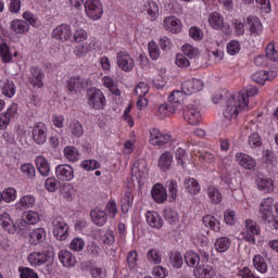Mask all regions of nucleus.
I'll return each instance as SVG.
<instances>
[{"instance_id":"1","label":"nucleus","mask_w":278,"mask_h":278,"mask_svg":"<svg viewBox=\"0 0 278 278\" xmlns=\"http://www.w3.org/2000/svg\"><path fill=\"white\" fill-rule=\"evenodd\" d=\"M260 89L256 87L248 86L245 88V93L240 92L237 96H232L227 99L226 108L224 110V116L227 121H231V118H237L238 112H242V110H247L249 108V97H255L258 94Z\"/></svg>"},{"instance_id":"2","label":"nucleus","mask_w":278,"mask_h":278,"mask_svg":"<svg viewBox=\"0 0 278 278\" xmlns=\"http://www.w3.org/2000/svg\"><path fill=\"white\" fill-rule=\"evenodd\" d=\"M255 236H260V226L252 219H247L245 229L240 232L239 239L255 244Z\"/></svg>"},{"instance_id":"3","label":"nucleus","mask_w":278,"mask_h":278,"mask_svg":"<svg viewBox=\"0 0 278 278\" xmlns=\"http://www.w3.org/2000/svg\"><path fill=\"white\" fill-rule=\"evenodd\" d=\"M85 12L91 21H99L103 16L101 0H87L85 2Z\"/></svg>"},{"instance_id":"4","label":"nucleus","mask_w":278,"mask_h":278,"mask_svg":"<svg viewBox=\"0 0 278 278\" xmlns=\"http://www.w3.org/2000/svg\"><path fill=\"white\" fill-rule=\"evenodd\" d=\"M184 118L189 125H199L201 123V111L197 104H188L184 109Z\"/></svg>"},{"instance_id":"5","label":"nucleus","mask_w":278,"mask_h":278,"mask_svg":"<svg viewBox=\"0 0 278 278\" xmlns=\"http://www.w3.org/2000/svg\"><path fill=\"white\" fill-rule=\"evenodd\" d=\"M53 260V252L48 250L46 252H34L28 255V262L31 266H42L47 262Z\"/></svg>"},{"instance_id":"6","label":"nucleus","mask_w":278,"mask_h":278,"mask_svg":"<svg viewBox=\"0 0 278 278\" xmlns=\"http://www.w3.org/2000/svg\"><path fill=\"white\" fill-rule=\"evenodd\" d=\"M116 62L118 68L124 71V73H131V71H134V66H136L131 55L125 51L117 53Z\"/></svg>"},{"instance_id":"7","label":"nucleus","mask_w":278,"mask_h":278,"mask_svg":"<svg viewBox=\"0 0 278 278\" xmlns=\"http://www.w3.org/2000/svg\"><path fill=\"white\" fill-rule=\"evenodd\" d=\"M204 86L205 85L203 84V80L192 78V79L186 80L181 85V90H182L184 94L189 96V94H194L197 92H201V90H203Z\"/></svg>"},{"instance_id":"8","label":"nucleus","mask_w":278,"mask_h":278,"mask_svg":"<svg viewBox=\"0 0 278 278\" xmlns=\"http://www.w3.org/2000/svg\"><path fill=\"white\" fill-rule=\"evenodd\" d=\"M88 102L93 110H103V108H105V96H103V92L99 89L91 90Z\"/></svg>"},{"instance_id":"9","label":"nucleus","mask_w":278,"mask_h":278,"mask_svg":"<svg viewBox=\"0 0 278 278\" xmlns=\"http://www.w3.org/2000/svg\"><path fill=\"white\" fill-rule=\"evenodd\" d=\"M53 236L56 240H66L68 238V225L64 223L62 219H53Z\"/></svg>"},{"instance_id":"10","label":"nucleus","mask_w":278,"mask_h":278,"mask_svg":"<svg viewBox=\"0 0 278 278\" xmlns=\"http://www.w3.org/2000/svg\"><path fill=\"white\" fill-rule=\"evenodd\" d=\"M168 142H170V135H164L155 128L150 131V143L153 147H163V144H168Z\"/></svg>"},{"instance_id":"11","label":"nucleus","mask_w":278,"mask_h":278,"mask_svg":"<svg viewBox=\"0 0 278 278\" xmlns=\"http://www.w3.org/2000/svg\"><path fill=\"white\" fill-rule=\"evenodd\" d=\"M55 175L60 181H71L75 177V172L71 165L61 164L56 166Z\"/></svg>"},{"instance_id":"12","label":"nucleus","mask_w":278,"mask_h":278,"mask_svg":"<svg viewBox=\"0 0 278 278\" xmlns=\"http://www.w3.org/2000/svg\"><path fill=\"white\" fill-rule=\"evenodd\" d=\"M38 223H40V214L36 211H28L24 213V216L20 222V228L29 229V225H36Z\"/></svg>"},{"instance_id":"13","label":"nucleus","mask_w":278,"mask_h":278,"mask_svg":"<svg viewBox=\"0 0 278 278\" xmlns=\"http://www.w3.org/2000/svg\"><path fill=\"white\" fill-rule=\"evenodd\" d=\"M18 112V105L13 103L11 106L7 110L5 113L0 114V129H5L10 123H12V118L16 116V113Z\"/></svg>"},{"instance_id":"14","label":"nucleus","mask_w":278,"mask_h":278,"mask_svg":"<svg viewBox=\"0 0 278 278\" xmlns=\"http://www.w3.org/2000/svg\"><path fill=\"white\" fill-rule=\"evenodd\" d=\"M261 214L265 223H270L275 217L273 215V198H267L261 202Z\"/></svg>"},{"instance_id":"15","label":"nucleus","mask_w":278,"mask_h":278,"mask_svg":"<svg viewBox=\"0 0 278 278\" xmlns=\"http://www.w3.org/2000/svg\"><path fill=\"white\" fill-rule=\"evenodd\" d=\"M33 139L36 144H45L47 142V126L38 123L33 128Z\"/></svg>"},{"instance_id":"16","label":"nucleus","mask_w":278,"mask_h":278,"mask_svg":"<svg viewBox=\"0 0 278 278\" xmlns=\"http://www.w3.org/2000/svg\"><path fill=\"white\" fill-rule=\"evenodd\" d=\"M87 83L84 78L73 77L67 83V89L71 94H79L81 90H86Z\"/></svg>"},{"instance_id":"17","label":"nucleus","mask_w":278,"mask_h":278,"mask_svg":"<svg viewBox=\"0 0 278 278\" xmlns=\"http://www.w3.org/2000/svg\"><path fill=\"white\" fill-rule=\"evenodd\" d=\"M247 25H249L250 35L256 38V36H262V31L264 26H262V22L256 16H249L247 18Z\"/></svg>"},{"instance_id":"18","label":"nucleus","mask_w":278,"mask_h":278,"mask_svg":"<svg viewBox=\"0 0 278 278\" xmlns=\"http://www.w3.org/2000/svg\"><path fill=\"white\" fill-rule=\"evenodd\" d=\"M45 79V72L38 67H31L30 68V75H29V84L34 86V88H42L45 84L42 80Z\"/></svg>"},{"instance_id":"19","label":"nucleus","mask_w":278,"mask_h":278,"mask_svg":"<svg viewBox=\"0 0 278 278\" xmlns=\"http://www.w3.org/2000/svg\"><path fill=\"white\" fill-rule=\"evenodd\" d=\"M193 275L197 278H212L214 277V267L207 263H200L193 270Z\"/></svg>"},{"instance_id":"20","label":"nucleus","mask_w":278,"mask_h":278,"mask_svg":"<svg viewBox=\"0 0 278 278\" xmlns=\"http://www.w3.org/2000/svg\"><path fill=\"white\" fill-rule=\"evenodd\" d=\"M72 34L71 26L62 24L53 30L52 36L56 40H61V42H66V40L71 38Z\"/></svg>"},{"instance_id":"21","label":"nucleus","mask_w":278,"mask_h":278,"mask_svg":"<svg viewBox=\"0 0 278 278\" xmlns=\"http://www.w3.org/2000/svg\"><path fill=\"white\" fill-rule=\"evenodd\" d=\"M45 240H47V231L45 228H36L29 232V244H33V247L42 244Z\"/></svg>"},{"instance_id":"22","label":"nucleus","mask_w":278,"mask_h":278,"mask_svg":"<svg viewBox=\"0 0 278 278\" xmlns=\"http://www.w3.org/2000/svg\"><path fill=\"white\" fill-rule=\"evenodd\" d=\"M146 220L153 229H162V227H164V219H162L160 214L155 211L147 212Z\"/></svg>"},{"instance_id":"23","label":"nucleus","mask_w":278,"mask_h":278,"mask_svg":"<svg viewBox=\"0 0 278 278\" xmlns=\"http://www.w3.org/2000/svg\"><path fill=\"white\" fill-rule=\"evenodd\" d=\"M151 194L155 203H165V201L168 199V194L166 193V188H164L162 184L154 185L152 188Z\"/></svg>"},{"instance_id":"24","label":"nucleus","mask_w":278,"mask_h":278,"mask_svg":"<svg viewBox=\"0 0 278 278\" xmlns=\"http://www.w3.org/2000/svg\"><path fill=\"white\" fill-rule=\"evenodd\" d=\"M236 160L238 164L247 170H253V168L257 166V163L254 161V159L244 153L236 154Z\"/></svg>"},{"instance_id":"25","label":"nucleus","mask_w":278,"mask_h":278,"mask_svg":"<svg viewBox=\"0 0 278 278\" xmlns=\"http://www.w3.org/2000/svg\"><path fill=\"white\" fill-rule=\"evenodd\" d=\"M0 225L5 231H8V233H16V230L18 229L8 213L0 214Z\"/></svg>"},{"instance_id":"26","label":"nucleus","mask_w":278,"mask_h":278,"mask_svg":"<svg viewBox=\"0 0 278 278\" xmlns=\"http://www.w3.org/2000/svg\"><path fill=\"white\" fill-rule=\"evenodd\" d=\"M34 205H36V198L31 194H26L15 204V208L25 212V210H31Z\"/></svg>"},{"instance_id":"27","label":"nucleus","mask_w":278,"mask_h":278,"mask_svg":"<svg viewBox=\"0 0 278 278\" xmlns=\"http://www.w3.org/2000/svg\"><path fill=\"white\" fill-rule=\"evenodd\" d=\"M164 27L172 34H179L181 31V21L175 16L165 17Z\"/></svg>"},{"instance_id":"28","label":"nucleus","mask_w":278,"mask_h":278,"mask_svg":"<svg viewBox=\"0 0 278 278\" xmlns=\"http://www.w3.org/2000/svg\"><path fill=\"white\" fill-rule=\"evenodd\" d=\"M208 25L212 29L220 30L225 27V17L218 12H213L208 15Z\"/></svg>"},{"instance_id":"29","label":"nucleus","mask_w":278,"mask_h":278,"mask_svg":"<svg viewBox=\"0 0 278 278\" xmlns=\"http://www.w3.org/2000/svg\"><path fill=\"white\" fill-rule=\"evenodd\" d=\"M59 260L66 268H72L77 264V260L73 256V253L68 250H61L59 252Z\"/></svg>"},{"instance_id":"30","label":"nucleus","mask_w":278,"mask_h":278,"mask_svg":"<svg viewBox=\"0 0 278 278\" xmlns=\"http://www.w3.org/2000/svg\"><path fill=\"white\" fill-rule=\"evenodd\" d=\"M0 90L4 97H9V99H12L14 94H16V87L14 86V83L8 79H0Z\"/></svg>"},{"instance_id":"31","label":"nucleus","mask_w":278,"mask_h":278,"mask_svg":"<svg viewBox=\"0 0 278 278\" xmlns=\"http://www.w3.org/2000/svg\"><path fill=\"white\" fill-rule=\"evenodd\" d=\"M90 217L92 223H94V225H98V227H103V225H105V223L108 222V214L105 213V211L93 210L90 212Z\"/></svg>"},{"instance_id":"32","label":"nucleus","mask_w":278,"mask_h":278,"mask_svg":"<svg viewBox=\"0 0 278 278\" xmlns=\"http://www.w3.org/2000/svg\"><path fill=\"white\" fill-rule=\"evenodd\" d=\"M36 166L42 177H49V174L51 173V166L45 156H38L36 159Z\"/></svg>"},{"instance_id":"33","label":"nucleus","mask_w":278,"mask_h":278,"mask_svg":"<svg viewBox=\"0 0 278 278\" xmlns=\"http://www.w3.org/2000/svg\"><path fill=\"white\" fill-rule=\"evenodd\" d=\"M11 29L15 34H27L29 31V24L25 20H14L11 22Z\"/></svg>"},{"instance_id":"34","label":"nucleus","mask_w":278,"mask_h":278,"mask_svg":"<svg viewBox=\"0 0 278 278\" xmlns=\"http://www.w3.org/2000/svg\"><path fill=\"white\" fill-rule=\"evenodd\" d=\"M182 53H185V55L189 58L191 62H193L194 64H199V49L194 48L191 45H185L182 47Z\"/></svg>"},{"instance_id":"35","label":"nucleus","mask_w":278,"mask_h":278,"mask_svg":"<svg viewBox=\"0 0 278 278\" xmlns=\"http://www.w3.org/2000/svg\"><path fill=\"white\" fill-rule=\"evenodd\" d=\"M185 188L189 194H199V192H201V186L194 178H186Z\"/></svg>"},{"instance_id":"36","label":"nucleus","mask_w":278,"mask_h":278,"mask_svg":"<svg viewBox=\"0 0 278 278\" xmlns=\"http://www.w3.org/2000/svg\"><path fill=\"white\" fill-rule=\"evenodd\" d=\"M185 262L187 266L194 268V266L201 264V256L197 252L189 251L185 254Z\"/></svg>"},{"instance_id":"37","label":"nucleus","mask_w":278,"mask_h":278,"mask_svg":"<svg viewBox=\"0 0 278 278\" xmlns=\"http://www.w3.org/2000/svg\"><path fill=\"white\" fill-rule=\"evenodd\" d=\"M176 64L179 68H188V66H192L193 68H197L199 66V63H194V61L186 58L184 54H177L176 55Z\"/></svg>"},{"instance_id":"38","label":"nucleus","mask_w":278,"mask_h":278,"mask_svg":"<svg viewBox=\"0 0 278 278\" xmlns=\"http://www.w3.org/2000/svg\"><path fill=\"white\" fill-rule=\"evenodd\" d=\"M173 164V154L170 152L165 151L159 159V166L162 170H168L170 165Z\"/></svg>"},{"instance_id":"39","label":"nucleus","mask_w":278,"mask_h":278,"mask_svg":"<svg viewBox=\"0 0 278 278\" xmlns=\"http://www.w3.org/2000/svg\"><path fill=\"white\" fill-rule=\"evenodd\" d=\"M207 197L214 205H218L223 201V193L216 187L207 188Z\"/></svg>"},{"instance_id":"40","label":"nucleus","mask_w":278,"mask_h":278,"mask_svg":"<svg viewBox=\"0 0 278 278\" xmlns=\"http://www.w3.org/2000/svg\"><path fill=\"white\" fill-rule=\"evenodd\" d=\"M203 224L205 227H210L213 231H220V222L212 215H206L203 217Z\"/></svg>"},{"instance_id":"41","label":"nucleus","mask_w":278,"mask_h":278,"mask_svg":"<svg viewBox=\"0 0 278 278\" xmlns=\"http://www.w3.org/2000/svg\"><path fill=\"white\" fill-rule=\"evenodd\" d=\"M257 188L263 192H273V190L275 189V186H274L273 179L260 178L257 180Z\"/></svg>"},{"instance_id":"42","label":"nucleus","mask_w":278,"mask_h":278,"mask_svg":"<svg viewBox=\"0 0 278 278\" xmlns=\"http://www.w3.org/2000/svg\"><path fill=\"white\" fill-rule=\"evenodd\" d=\"M229 247H231V240L227 237L218 238L215 242V249L218 253H225L229 250Z\"/></svg>"},{"instance_id":"43","label":"nucleus","mask_w":278,"mask_h":278,"mask_svg":"<svg viewBox=\"0 0 278 278\" xmlns=\"http://www.w3.org/2000/svg\"><path fill=\"white\" fill-rule=\"evenodd\" d=\"M0 55L2 58L3 62H11L12 60V53H10V47H8V43L1 38L0 36Z\"/></svg>"},{"instance_id":"44","label":"nucleus","mask_w":278,"mask_h":278,"mask_svg":"<svg viewBox=\"0 0 278 278\" xmlns=\"http://www.w3.org/2000/svg\"><path fill=\"white\" fill-rule=\"evenodd\" d=\"M134 195H131V192L127 191L121 201L123 214H127L129 212V207H131Z\"/></svg>"},{"instance_id":"45","label":"nucleus","mask_w":278,"mask_h":278,"mask_svg":"<svg viewBox=\"0 0 278 278\" xmlns=\"http://www.w3.org/2000/svg\"><path fill=\"white\" fill-rule=\"evenodd\" d=\"M270 74L266 71L256 72L252 75V80L255 81V84H260L261 86H264L266 81H270Z\"/></svg>"},{"instance_id":"46","label":"nucleus","mask_w":278,"mask_h":278,"mask_svg":"<svg viewBox=\"0 0 278 278\" xmlns=\"http://www.w3.org/2000/svg\"><path fill=\"white\" fill-rule=\"evenodd\" d=\"M64 155L70 162H77L79 160V151L73 146H67L64 149Z\"/></svg>"},{"instance_id":"47","label":"nucleus","mask_w":278,"mask_h":278,"mask_svg":"<svg viewBox=\"0 0 278 278\" xmlns=\"http://www.w3.org/2000/svg\"><path fill=\"white\" fill-rule=\"evenodd\" d=\"M253 264L258 273H266V270H268V265L266 264V261L260 254L254 256Z\"/></svg>"},{"instance_id":"48","label":"nucleus","mask_w":278,"mask_h":278,"mask_svg":"<svg viewBox=\"0 0 278 278\" xmlns=\"http://www.w3.org/2000/svg\"><path fill=\"white\" fill-rule=\"evenodd\" d=\"M70 131L75 138H81L84 136V126L81 123L74 121L70 125Z\"/></svg>"},{"instance_id":"49","label":"nucleus","mask_w":278,"mask_h":278,"mask_svg":"<svg viewBox=\"0 0 278 278\" xmlns=\"http://www.w3.org/2000/svg\"><path fill=\"white\" fill-rule=\"evenodd\" d=\"M164 216L165 220H167L169 225H177V223H179V214L173 208H165Z\"/></svg>"},{"instance_id":"50","label":"nucleus","mask_w":278,"mask_h":278,"mask_svg":"<svg viewBox=\"0 0 278 278\" xmlns=\"http://www.w3.org/2000/svg\"><path fill=\"white\" fill-rule=\"evenodd\" d=\"M21 170L27 179H36V167L31 163H25L21 166Z\"/></svg>"},{"instance_id":"51","label":"nucleus","mask_w":278,"mask_h":278,"mask_svg":"<svg viewBox=\"0 0 278 278\" xmlns=\"http://www.w3.org/2000/svg\"><path fill=\"white\" fill-rule=\"evenodd\" d=\"M147 257L151 264L157 265L162 262V253H160V250H156V249H151L147 253Z\"/></svg>"},{"instance_id":"52","label":"nucleus","mask_w":278,"mask_h":278,"mask_svg":"<svg viewBox=\"0 0 278 278\" xmlns=\"http://www.w3.org/2000/svg\"><path fill=\"white\" fill-rule=\"evenodd\" d=\"M144 10L149 14V16H152V18H155V16H157L160 7H157V2L155 1H148L144 4Z\"/></svg>"},{"instance_id":"53","label":"nucleus","mask_w":278,"mask_h":278,"mask_svg":"<svg viewBox=\"0 0 278 278\" xmlns=\"http://www.w3.org/2000/svg\"><path fill=\"white\" fill-rule=\"evenodd\" d=\"M184 91L176 90L169 94L168 101L172 105H179L184 101Z\"/></svg>"},{"instance_id":"54","label":"nucleus","mask_w":278,"mask_h":278,"mask_svg":"<svg viewBox=\"0 0 278 278\" xmlns=\"http://www.w3.org/2000/svg\"><path fill=\"white\" fill-rule=\"evenodd\" d=\"M84 247H86V242H84V239L79 237L73 239L70 244L71 251H75L77 253H79V251H84Z\"/></svg>"},{"instance_id":"55","label":"nucleus","mask_w":278,"mask_h":278,"mask_svg":"<svg viewBox=\"0 0 278 278\" xmlns=\"http://www.w3.org/2000/svg\"><path fill=\"white\" fill-rule=\"evenodd\" d=\"M266 56L271 62H278V51L275 49V43L270 42L266 47Z\"/></svg>"},{"instance_id":"56","label":"nucleus","mask_w":278,"mask_h":278,"mask_svg":"<svg viewBox=\"0 0 278 278\" xmlns=\"http://www.w3.org/2000/svg\"><path fill=\"white\" fill-rule=\"evenodd\" d=\"M2 199L5 203H12V201H16V189L8 188L2 192Z\"/></svg>"},{"instance_id":"57","label":"nucleus","mask_w":278,"mask_h":278,"mask_svg":"<svg viewBox=\"0 0 278 278\" xmlns=\"http://www.w3.org/2000/svg\"><path fill=\"white\" fill-rule=\"evenodd\" d=\"M240 49H241L240 41L238 40H231L227 45V51L229 55H238V53H240Z\"/></svg>"},{"instance_id":"58","label":"nucleus","mask_w":278,"mask_h":278,"mask_svg":"<svg viewBox=\"0 0 278 278\" xmlns=\"http://www.w3.org/2000/svg\"><path fill=\"white\" fill-rule=\"evenodd\" d=\"M170 265L173 268H180L184 266V257L181 256V253H174L170 255Z\"/></svg>"},{"instance_id":"59","label":"nucleus","mask_w":278,"mask_h":278,"mask_svg":"<svg viewBox=\"0 0 278 278\" xmlns=\"http://www.w3.org/2000/svg\"><path fill=\"white\" fill-rule=\"evenodd\" d=\"M100 167L101 164L96 160H87L81 163V168H84V170H97V168Z\"/></svg>"},{"instance_id":"60","label":"nucleus","mask_w":278,"mask_h":278,"mask_svg":"<svg viewBox=\"0 0 278 278\" xmlns=\"http://www.w3.org/2000/svg\"><path fill=\"white\" fill-rule=\"evenodd\" d=\"M23 18L25 20L26 23L30 24L31 27H38V25H40L39 22H38V17L29 11H26L23 14Z\"/></svg>"},{"instance_id":"61","label":"nucleus","mask_w":278,"mask_h":278,"mask_svg":"<svg viewBox=\"0 0 278 278\" xmlns=\"http://www.w3.org/2000/svg\"><path fill=\"white\" fill-rule=\"evenodd\" d=\"M148 51H149L150 58L152 60H157V58H160V49L157 48V43L156 42L151 41L148 45Z\"/></svg>"},{"instance_id":"62","label":"nucleus","mask_w":278,"mask_h":278,"mask_svg":"<svg viewBox=\"0 0 278 278\" xmlns=\"http://www.w3.org/2000/svg\"><path fill=\"white\" fill-rule=\"evenodd\" d=\"M166 186L168 188V192L172 201H175V199H177V192H178L177 181L176 180L167 181Z\"/></svg>"},{"instance_id":"63","label":"nucleus","mask_w":278,"mask_h":278,"mask_svg":"<svg viewBox=\"0 0 278 278\" xmlns=\"http://www.w3.org/2000/svg\"><path fill=\"white\" fill-rule=\"evenodd\" d=\"M89 273L92 278H105L106 277L105 269H103L101 267H91V268H89Z\"/></svg>"},{"instance_id":"64","label":"nucleus","mask_w":278,"mask_h":278,"mask_svg":"<svg viewBox=\"0 0 278 278\" xmlns=\"http://www.w3.org/2000/svg\"><path fill=\"white\" fill-rule=\"evenodd\" d=\"M21 278H38V274L29 267H24L21 269Z\"/></svg>"}]
</instances>
